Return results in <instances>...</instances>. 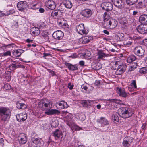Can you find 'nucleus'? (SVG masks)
<instances>
[{
    "instance_id": "1",
    "label": "nucleus",
    "mask_w": 147,
    "mask_h": 147,
    "mask_svg": "<svg viewBox=\"0 0 147 147\" xmlns=\"http://www.w3.org/2000/svg\"><path fill=\"white\" fill-rule=\"evenodd\" d=\"M134 112V109L127 107H121L118 110L119 115L123 118H127L131 117Z\"/></svg>"
},
{
    "instance_id": "2",
    "label": "nucleus",
    "mask_w": 147,
    "mask_h": 147,
    "mask_svg": "<svg viewBox=\"0 0 147 147\" xmlns=\"http://www.w3.org/2000/svg\"><path fill=\"white\" fill-rule=\"evenodd\" d=\"M12 110L7 107H0V119L3 122L8 120L11 116Z\"/></svg>"
},
{
    "instance_id": "3",
    "label": "nucleus",
    "mask_w": 147,
    "mask_h": 147,
    "mask_svg": "<svg viewBox=\"0 0 147 147\" xmlns=\"http://www.w3.org/2000/svg\"><path fill=\"white\" fill-rule=\"evenodd\" d=\"M100 7L102 10L109 12L113 9V5L112 3L109 2H105L102 3L100 5Z\"/></svg>"
},
{
    "instance_id": "4",
    "label": "nucleus",
    "mask_w": 147,
    "mask_h": 147,
    "mask_svg": "<svg viewBox=\"0 0 147 147\" xmlns=\"http://www.w3.org/2000/svg\"><path fill=\"white\" fill-rule=\"evenodd\" d=\"M97 56L98 57L97 59L98 61L104 60V58L107 57H108L109 55L105 53V51L104 50H97Z\"/></svg>"
},
{
    "instance_id": "5",
    "label": "nucleus",
    "mask_w": 147,
    "mask_h": 147,
    "mask_svg": "<svg viewBox=\"0 0 147 147\" xmlns=\"http://www.w3.org/2000/svg\"><path fill=\"white\" fill-rule=\"evenodd\" d=\"M28 4L26 1H21L18 2L17 4V7L19 11L24 12L27 10Z\"/></svg>"
},
{
    "instance_id": "6",
    "label": "nucleus",
    "mask_w": 147,
    "mask_h": 147,
    "mask_svg": "<svg viewBox=\"0 0 147 147\" xmlns=\"http://www.w3.org/2000/svg\"><path fill=\"white\" fill-rule=\"evenodd\" d=\"M50 102L47 100H42L38 103V107L42 110H45L50 105Z\"/></svg>"
},
{
    "instance_id": "7",
    "label": "nucleus",
    "mask_w": 147,
    "mask_h": 147,
    "mask_svg": "<svg viewBox=\"0 0 147 147\" xmlns=\"http://www.w3.org/2000/svg\"><path fill=\"white\" fill-rule=\"evenodd\" d=\"M76 30L79 34L81 35L84 34H86L88 33V31L85 29L84 24H80L76 27Z\"/></svg>"
},
{
    "instance_id": "8",
    "label": "nucleus",
    "mask_w": 147,
    "mask_h": 147,
    "mask_svg": "<svg viewBox=\"0 0 147 147\" xmlns=\"http://www.w3.org/2000/svg\"><path fill=\"white\" fill-rule=\"evenodd\" d=\"M16 117L18 121L19 122H24L27 118V115L25 112H22L16 115Z\"/></svg>"
},
{
    "instance_id": "9",
    "label": "nucleus",
    "mask_w": 147,
    "mask_h": 147,
    "mask_svg": "<svg viewBox=\"0 0 147 147\" xmlns=\"http://www.w3.org/2000/svg\"><path fill=\"white\" fill-rule=\"evenodd\" d=\"M135 55L139 57L142 56L144 55L145 50L140 46L136 47L134 50Z\"/></svg>"
},
{
    "instance_id": "10",
    "label": "nucleus",
    "mask_w": 147,
    "mask_h": 147,
    "mask_svg": "<svg viewBox=\"0 0 147 147\" xmlns=\"http://www.w3.org/2000/svg\"><path fill=\"white\" fill-rule=\"evenodd\" d=\"M119 65V67H118L115 73L117 75H120L123 73L125 71L127 67L126 65L120 63Z\"/></svg>"
},
{
    "instance_id": "11",
    "label": "nucleus",
    "mask_w": 147,
    "mask_h": 147,
    "mask_svg": "<svg viewBox=\"0 0 147 147\" xmlns=\"http://www.w3.org/2000/svg\"><path fill=\"white\" fill-rule=\"evenodd\" d=\"M80 14L84 17L88 18L91 16L92 14V11L91 9H86L82 11Z\"/></svg>"
},
{
    "instance_id": "12",
    "label": "nucleus",
    "mask_w": 147,
    "mask_h": 147,
    "mask_svg": "<svg viewBox=\"0 0 147 147\" xmlns=\"http://www.w3.org/2000/svg\"><path fill=\"white\" fill-rule=\"evenodd\" d=\"M55 105L56 107L59 109H62L66 108L68 107L67 103L63 100L57 102Z\"/></svg>"
},
{
    "instance_id": "13",
    "label": "nucleus",
    "mask_w": 147,
    "mask_h": 147,
    "mask_svg": "<svg viewBox=\"0 0 147 147\" xmlns=\"http://www.w3.org/2000/svg\"><path fill=\"white\" fill-rule=\"evenodd\" d=\"M64 33L61 30H58L52 34V36L54 38L57 40L62 39L63 37Z\"/></svg>"
},
{
    "instance_id": "14",
    "label": "nucleus",
    "mask_w": 147,
    "mask_h": 147,
    "mask_svg": "<svg viewBox=\"0 0 147 147\" xmlns=\"http://www.w3.org/2000/svg\"><path fill=\"white\" fill-rule=\"evenodd\" d=\"M132 137L129 136H127L123 139L122 144L124 147H128L131 145L132 142Z\"/></svg>"
},
{
    "instance_id": "15",
    "label": "nucleus",
    "mask_w": 147,
    "mask_h": 147,
    "mask_svg": "<svg viewBox=\"0 0 147 147\" xmlns=\"http://www.w3.org/2000/svg\"><path fill=\"white\" fill-rule=\"evenodd\" d=\"M62 13L61 10H55L52 11L51 16L53 18L57 19L61 17Z\"/></svg>"
},
{
    "instance_id": "16",
    "label": "nucleus",
    "mask_w": 147,
    "mask_h": 147,
    "mask_svg": "<svg viewBox=\"0 0 147 147\" xmlns=\"http://www.w3.org/2000/svg\"><path fill=\"white\" fill-rule=\"evenodd\" d=\"M45 4L47 7L51 10L54 9L56 6V4L53 1L51 0L47 1L45 3Z\"/></svg>"
},
{
    "instance_id": "17",
    "label": "nucleus",
    "mask_w": 147,
    "mask_h": 147,
    "mask_svg": "<svg viewBox=\"0 0 147 147\" xmlns=\"http://www.w3.org/2000/svg\"><path fill=\"white\" fill-rule=\"evenodd\" d=\"M18 140L20 144H25L27 141L26 135L24 133H20L18 136Z\"/></svg>"
},
{
    "instance_id": "18",
    "label": "nucleus",
    "mask_w": 147,
    "mask_h": 147,
    "mask_svg": "<svg viewBox=\"0 0 147 147\" xmlns=\"http://www.w3.org/2000/svg\"><path fill=\"white\" fill-rule=\"evenodd\" d=\"M122 0H112L114 5L119 9H121L123 7Z\"/></svg>"
},
{
    "instance_id": "19",
    "label": "nucleus",
    "mask_w": 147,
    "mask_h": 147,
    "mask_svg": "<svg viewBox=\"0 0 147 147\" xmlns=\"http://www.w3.org/2000/svg\"><path fill=\"white\" fill-rule=\"evenodd\" d=\"M107 26H108L110 29H113L117 26V22L115 20H110L107 24Z\"/></svg>"
},
{
    "instance_id": "20",
    "label": "nucleus",
    "mask_w": 147,
    "mask_h": 147,
    "mask_svg": "<svg viewBox=\"0 0 147 147\" xmlns=\"http://www.w3.org/2000/svg\"><path fill=\"white\" fill-rule=\"evenodd\" d=\"M64 64L70 70L74 71L78 69V68L76 64L74 65H72V64L68 63L66 62L64 63Z\"/></svg>"
},
{
    "instance_id": "21",
    "label": "nucleus",
    "mask_w": 147,
    "mask_h": 147,
    "mask_svg": "<svg viewBox=\"0 0 147 147\" xmlns=\"http://www.w3.org/2000/svg\"><path fill=\"white\" fill-rule=\"evenodd\" d=\"M99 122L102 127H104L109 124V121L103 117L100 118L99 119Z\"/></svg>"
},
{
    "instance_id": "22",
    "label": "nucleus",
    "mask_w": 147,
    "mask_h": 147,
    "mask_svg": "<svg viewBox=\"0 0 147 147\" xmlns=\"http://www.w3.org/2000/svg\"><path fill=\"white\" fill-rule=\"evenodd\" d=\"M137 31L140 34H144L147 33V25L145 26H139L136 28Z\"/></svg>"
},
{
    "instance_id": "23",
    "label": "nucleus",
    "mask_w": 147,
    "mask_h": 147,
    "mask_svg": "<svg viewBox=\"0 0 147 147\" xmlns=\"http://www.w3.org/2000/svg\"><path fill=\"white\" fill-rule=\"evenodd\" d=\"M137 4V7L139 8H145L147 5V0H139Z\"/></svg>"
},
{
    "instance_id": "24",
    "label": "nucleus",
    "mask_w": 147,
    "mask_h": 147,
    "mask_svg": "<svg viewBox=\"0 0 147 147\" xmlns=\"http://www.w3.org/2000/svg\"><path fill=\"white\" fill-rule=\"evenodd\" d=\"M117 92L120 96L126 98L127 96L125 90L124 89H121L119 88H117Z\"/></svg>"
},
{
    "instance_id": "25",
    "label": "nucleus",
    "mask_w": 147,
    "mask_h": 147,
    "mask_svg": "<svg viewBox=\"0 0 147 147\" xmlns=\"http://www.w3.org/2000/svg\"><path fill=\"white\" fill-rule=\"evenodd\" d=\"M32 35L34 36H37L40 34V31L39 28L37 27H33L31 29Z\"/></svg>"
},
{
    "instance_id": "26",
    "label": "nucleus",
    "mask_w": 147,
    "mask_h": 147,
    "mask_svg": "<svg viewBox=\"0 0 147 147\" xmlns=\"http://www.w3.org/2000/svg\"><path fill=\"white\" fill-rule=\"evenodd\" d=\"M120 63L119 61L112 62L110 64V67L112 69L117 70L119 66Z\"/></svg>"
},
{
    "instance_id": "27",
    "label": "nucleus",
    "mask_w": 147,
    "mask_h": 147,
    "mask_svg": "<svg viewBox=\"0 0 147 147\" xmlns=\"http://www.w3.org/2000/svg\"><path fill=\"white\" fill-rule=\"evenodd\" d=\"M139 22L144 24H147V15L143 14L140 15L139 18Z\"/></svg>"
},
{
    "instance_id": "28",
    "label": "nucleus",
    "mask_w": 147,
    "mask_h": 147,
    "mask_svg": "<svg viewBox=\"0 0 147 147\" xmlns=\"http://www.w3.org/2000/svg\"><path fill=\"white\" fill-rule=\"evenodd\" d=\"M60 113V112L59 110L56 109H49L45 112V113L48 115H54Z\"/></svg>"
},
{
    "instance_id": "29",
    "label": "nucleus",
    "mask_w": 147,
    "mask_h": 147,
    "mask_svg": "<svg viewBox=\"0 0 147 147\" xmlns=\"http://www.w3.org/2000/svg\"><path fill=\"white\" fill-rule=\"evenodd\" d=\"M108 101H110V103L112 105H113L114 107H115L117 106V104H121L122 101L119 100L115 99H109L108 100Z\"/></svg>"
},
{
    "instance_id": "30",
    "label": "nucleus",
    "mask_w": 147,
    "mask_h": 147,
    "mask_svg": "<svg viewBox=\"0 0 147 147\" xmlns=\"http://www.w3.org/2000/svg\"><path fill=\"white\" fill-rule=\"evenodd\" d=\"M132 40L131 38L129 37L126 40H124L123 43L124 45L126 47H129L132 44Z\"/></svg>"
},
{
    "instance_id": "31",
    "label": "nucleus",
    "mask_w": 147,
    "mask_h": 147,
    "mask_svg": "<svg viewBox=\"0 0 147 147\" xmlns=\"http://www.w3.org/2000/svg\"><path fill=\"white\" fill-rule=\"evenodd\" d=\"M62 135L61 131L59 129H56L53 132V135L55 138H60Z\"/></svg>"
},
{
    "instance_id": "32",
    "label": "nucleus",
    "mask_w": 147,
    "mask_h": 147,
    "mask_svg": "<svg viewBox=\"0 0 147 147\" xmlns=\"http://www.w3.org/2000/svg\"><path fill=\"white\" fill-rule=\"evenodd\" d=\"M136 59V57L134 55H131L127 58V62L128 63H131L135 61Z\"/></svg>"
},
{
    "instance_id": "33",
    "label": "nucleus",
    "mask_w": 147,
    "mask_h": 147,
    "mask_svg": "<svg viewBox=\"0 0 147 147\" xmlns=\"http://www.w3.org/2000/svg\"><path fill=\"white\" fill-rule=\"evenodd\" d=\"M23 51L22 49L16 50L13 53V54L15 57H18L21 55L22 53H23Z\"/></svg>"
},
{
    "instance_id": "34",
    "label": "nucleus",
    "mask_w": 147,
    "mask_h": 147,
    "mask_svg": "<svg viewBox=\"0 0 147 147\" xmlns=\"http://www.w3.org/2000/svg\"><path fill=\"white\" fill-rule=\"evenodd\" d=\"M137 64L136 63H132L131 65L129 67L128 71L131 72L134 70L137 67Z\"/></svg>"
},
{
    "instance_id": "35",
    "label": "nucleus",
    "mask_w": 147,
    "mask_h": 147,
    "mask_svg": "<svg viewBox=\"0 0 147 147\" xmlns=\"http://www.w3.org/2000/svg\"><path fill=\"white\" fill-rule=\"evenodd\" d=\"M63 4L67 8H71L72 6V4L69 1H66L63 3Z\"/></svg>"
},
{
    "instance_id": "36",
    "label": "nucleus",
    "mask_w": 147,
    "mask_h": 147,
    "mask_svg": "<svg viewBox=\"0 0 147 147\" xmlns=\"http://www.w3.org/2000/svg\"><path fill=\"white\" fill-rule=\"evenodd\" d=\"M138 0H125L126 3L129 5L135 4L138 2Z\"/></svg>"
},
{
    "instance_id": "37",
    "label": "nucleus",
    "mask_w": 147,
    "mask_h": 147,
    "mask_svg": "<svg viewBox=\"0 0 147 147\" xmlns=\"http://www.w3.org/2000/svg\"><path fill=\"white\" fill-rule=\"evenodd\" d=\"M91 102V101L89 100H84L82 101L81 104L84 107H87L90 105Z\"/></svg>"
},
{
    "instance_id": "38",
    "label": "nucleus",
    "mask_w": 147,
    "mask_h": 147,
    "mask_svg": "<svg viewBox=\"0 0 147 147\" xmlns=\"http://www.w3.org/2000/svg\"><path fill=\"white\" fill-rule=\"evenodd\" d=\"M119 21L121 24L124 25L127 22V20L126 17H123L120 19Z\"/></svg>"
},
{
    "instance_id": "39",
    "label": "nucleus",
    "mask_w": 147,
    "mask_h": 147,
    "mask_svg": "<svg viewBox=\"0 0 147 147\" xmlns=\"http://www.w3.org/2000/svg\"><path fill=\"white\" fill-rule=\"evenodd\" d=\"M61 20V21L59 22V25L64 26L65 27H67V26L68 25L67 23H66L67 22H66V20H65L64 18H62Z\"/></svg>"
},
{
    "instance_id": "40",
    "label": "nucleus",
    "mask_w": 147,
    "mask_h": 147,
    "mask_svg": "<svg viewBox=\"0 0 147 147\" xmlns=\"http://www.w3.org/2000/svg\"><path fill=\"white\" fill-rule=\"evenodd\" d=\"M139 72L140 74H145L147 73V67L141 68L140 69Z\"/></svg>"
},
{
    "instance_id": "41",
    "label": "nucleus",
    "mask_w": 147,
    "mask_h": 147,
    "mask_svg": "<svg viewBox=\"0 0 147 147\" xmlns=\"http://www.w3.org/2000/svg\"><path fill=\"white\" fill-rule=\"evenodd\" d=\"M91 39V38L90 37L87 36L84 38L83 42L84 43H87L89 42Z\"/></svg>"
},
{
    "instance_id": "42",
    "label": "nucleus",
    "mask_w": 147,
    "mask_h": 147,
    "mask_svg": "<svg viewBox=\"0 0 147 147\" xmlns=\"http://www.w3.org/2000/svg\"><path fill=\"white\" fill-rule=\"evenodd\" d=\"M130 38H131L132 40L133 39L134 40L139 39L140 38V36L136 34H132L131 35Z\"/></svg>"
},
{
    "instance_id": "43",
    "label": "nucleus",
    "mask_w": 147,
    "mask_h": 147,
    "mask_svg": "<svg viewBox=\"0 0 147 147\" xmlns=\"http://www.w3.org/2000/svg\"><path fill=\"white\" fill-rule=\"evenodd\" d=\"M40 140L39 138L38 137L36 138L35 139L32 140V142L31 143H34L37 145H38L40 142Z\"/></svg>"
},
{
    "instance_id": "44",
    "label": "nucleus",
    "mask_w": 147,
    "mask_h": 147,
    "mask_svg": "<svg viewBox=\"0 0 147 147\" xmlns=\"http://www.w3.org/2000/svg\"><path fill=\"white\" fill-rule=\"evenodd\" d=\"M11 88V85L8 84H6L4 85L3 89L5 90H7L10 89Z\"/></svg>"
},
{
    "instance_id": "45",
    "label": "nucleus",
    "mask_w": 147,
    "mask_h": 147,
    "mask_svg": "<svg viewBox=\"0 0 147 147\" xmlns=\"http://www.w3.org/2000/svg\"><path fill=\"white\" fill-rule=\"evenodd\" d=\"M103 17L104 18V21H107L109 18V15L107 12H105L103 15Z\"/></svg>"
},
{
    "instance_id": "46",
    "label": "nucleus",
    "mask_w": 147,
    "mask_h": 147,
    "mask_svg": "<svg viewBox=\"0 0 147 147\" xmlns=\"http://www.w3.org/2000/svg\"><path fill=\"white\" fill-rule=\"evenodd\" d=\"M113 120L115 123L119 121V118L117 115H113L112 116Z\"/></svg>"
},
{
    "instance_id": "47",
    "label": "nucleus",
    "mask_w": 147,
    "mask_h": 147,
    "mask_svg": "<svg viewBox=\"0 0 147 147\" xmlns=\"http://www.w3.org/2000/svg\"><path fill=\"white\" fill-rule=\"evenodd\" d=\"M37 137H38L37 135L35 132H33L32 133L31 136V141Z\"/></svg>"
},
{
    "instance_id": "48",
    "label": "nucleus",
    "mask_w": 147,
    "mask_h": 147,
    "mask_svg": "<svg viewBox=\"0 0 147 147\" xmlns=\"http://www.w3.org/2000/svg\"><path fill=\"white\" fill-rule=\"evenodd\" d=\"M91 56V54L90 53H86L83 54V56L86 59H89Z\"/></svg>"
},
{
    "instance_id": "49",
    "label": "nucleus",
    "mask_w": 147,
    "mask_h": 147,
    "mask_svg": "<svg viewBox=\"0 0 147 147\" xmlns=\"http://www.w3.org/2000/svg\"><path fill=\"white\" fill-rule=\"evenodd\" d=\"M131 85L133 86L134 88H137V85L136 80H132V82L131 83Z\"/></svg>"
},
{
    "instance_id": "50",
    "label": "nucleus",
    "mask_w": 147,
    "mask_h": 147,
    "mask_svg": "<svg viewBox=\"0 0 147 147\" xmlns=\"http://www.w3.org/2000/svg\"><path fill=\"white\" fill-rule=\"evenodd\" d=\"M15 45L13 43L9 44L7 45H4L2 46V47H7L9 48H13L14 47Z\"/></svg>"
},
{
    "instance_id": "51",
    "label": "nucleus",
    "mask_w": 147,
    "mask_h": 147,
    "mask_svg": "<svg viewBox=\"0 0 147 147\" xmlns=\"http://www.w3.org/2000/svg\"><path fill=\"white\" fill-rule=\"evenodd\" d=\"M9 68L10 69L11 71L14 70L16 69V64H11L9 66Z\"/></svg>"
},
{
    "instance_id": "52",
    "label": "nucleus",
    "mask_w": 147,
    "mask_h": 147,
    "mask_svg": "<svg viewBox=\"0 0 147 147\" xmlns=\"http://www.w3.org/2000/svg\"><path fill=\"white\" fill-rule=\"evenodd\" d=\"M11 55V53L10 51H8L2 54V56H7Z\"/></svg>"
},
{
    "instance_id": "53",
    "label": "nucleus",
    "mask_w": 147,
    "mask_h": 147,
    "mask_svg": "<svg viewBox=\"0 0 147 147\" xmlns=\"http://www.w3.org/2000/svg\"><path fill=\"white\" fill-rule=\"evenodd\" d=\"M74 129H75V130H79L81 129V128L80 127L77 126V125H76L73 123V130H73Z\"/></svg>"
},
{
    "instance_id": "54",
    "label": "nucleus",
    "mask_w": 147,
    "mask_h": 147,
    "mask_svg": "<svg viewBox=\"0 0 147 147\" xmlns=\"http://www.w3.org/2000/svg\"><path fill=\"white\" fill-rule=\"evenodd\" d=\"M37 5V4H31L29 6V8L30 9H33L35 10L37 9V8L36 7Z\"/></svg>"
},
{
    "instance_id": "55",
    "label": "nucleus",
    "mask_w": 147,
    "mask_h": 147,
    "mask_svg": "<svg viewBox=\"0 0 147 147\" xmlns=\"http://www.w3.org/2000/svg\"><path fill=\"white\" fill-rule=\"evenodd\" d=\"M65 123L71 128V129L73 130V124H71V122L69 121H66Z\"/></svg>"
},
{
    "instance_id": "56",
    "label": "nucleus",
    "mask_w": 147,
    "mask_h": 147,
    "mask_svg": "<svg viewBox=\"0 0 147 147\" xmlns=\"http://www.w3.org/2000/svg\"><path fill=\"white\" fill-rule=\"evenodd\" d=\"M16 68H24L25 67L24 65H21L20 64H16Z\"/></svg>"
},
{
    "instance_id": "57",
    "label": "nucleus",
    "mask_w": 147,
    "mask_h": 147,
    "mask_svg": "<svg viewBox=\"0 0 147 147\" xmlns=\"http://www.w3.org/2000/svg\"><path fill=\"white\" fill-rule=\"evenodd\" d=\"M74 86V84H71V82L69 83L68 84L67 87L69 88L70 90H72L73 89V87Z\"/></svg>"
},
{
    "instance_id": "58",
    "label": "nucleus",
    "mask_w": 147,
    "mask_h": 147,
    "mask_svg": "<svg viewBox=\"0 0 147 147\" xmlns=\"http://www.w3.org/2000/svg\"><path fill=\"white\" fill-rule=\"evenodd\" d=\"M29 147H40V146L34 143L30 144Z\"/></svg>"
},
{
    "instance_id": "59",
    "label": "nucleus",
    "mask_w": 147,
    "mask_h": 147,
    "mask_svg": "<svg viewBox=\"0 0 147 147\" xmlns=\"http://www.w3.org/2000/svg\"><path fill=\"white\" fill-rule=\"evenodd\" d=\"M79 118L82 121H83L85 119V116L84 115L82 114L80 116Z\"/></svg>"
},
{
    "instance_id": "60",
    "label": "nucleus",
    "mask_w": 147,
    "mask_h": 147,
    "mask_svg": "<svg viewBox=\"0 0 147 147\" xmlns=\"http://www.w3.org/2000/svg\"><path fill=\"white\" fill-rule=\"evenodd\" d=\"M15 12V11L14 9H12L7 11V14L9 15L13 14Z\"/></svg>"
},
{
    "instance_id": "61",
    "label": "nucleus",
    "mask_w": 147,
    "mask_h": 147,
    "mask_svg": "<svg viewBox=\"0 0 147 147\" xmlns=\"http://www.w3.org/2000/svg\"><path fill=\"white\" fill-rule=\"evenodd\" d=\"M85 62L83 61H81L79 62V65L81 66H84L85 65Z\"/></svg>"
},
{
    "instance_id": "62",
    "label": "nucleus",
    "mask_w": 147,
    "mask_h": 147,
    "mask_svg": "<svg viewBox=\"0 0 147 147\" xmlns=\"http://www.w3.org/2000/svg\"><path fill=\"white\" fill-rule=\"evenodd\" d=\"M81 88L82 89H84L85 91H87L88 88L85 85L83 84L81 86Z\"/></svg>"
},
{
    "instance_id": "63",
    "label": "nucleus",
    "mask_w": 147,
    "mask_h": 147,
    "mask_svg": "<svg viewBox=\"0 0 147 147\" xmlns=\"http://www.w3.org/2000/svg\"><path fill=\"white\" fill-rule=\"evenodd\" d=\"M42 36L46 40H49V36L47 35L46 34H44L42 35Z\"/></svg>"
},
{
    "instance_id": "64",
    "label": "nucleus",
    "mask_w": 147,
    "mask_h": 147,
    "mask_svg": "<svg viewBox=\"0 0 147 147\" xmlns=\"http://www.w3.org/2000/svg\"><path fill=\"white\" fill-rule=\"evenodd\" d=\"M143 42L144 45L147 47V39L144 40L143 41Z\"/></svg>"
}]
</instances>
